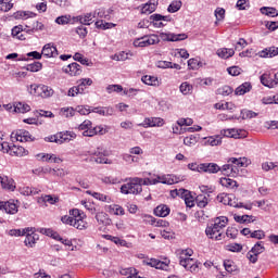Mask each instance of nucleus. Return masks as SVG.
<instances>
[{"label": "nucleus", "mask_w": 278, "mask_h": 278, "mask_svg": "<svg viewBox=\"0 0 278 278\" xmlns=\"http://www.w3.org/2000/svg\"><path fill=\"white\" fill-rule=\"evenodd\" d=\"M155 184H166L173 186V184H179V179L174 175L155 176L154 178H129L126 184L122 185V194H140L142 192V186H155Z\"/></svg>", "instance_id": "1"}, {"label": "nucleus", "mask_w": 278, "mask_h": 278, "mask_svg": "<svg viewBox=\"0 0 278 278\" xmlns=\"http://www.w3.org/2000/svg\"><path fill=\"white\" fill-rule=\"evenodd\" d=\"M176 253L179 257V264L182 266V268L189 270V273H192L193 275L199 273L201 263L198 260L192 258V255H194V251L192 249L177 250Z\"/></svg>", "instance_id": "2"}, {"label": "nucleus", "mask_w": 278, "mask_h": 278, "mask_svg": "<svg viewBox=\"0 0 278 278\" xmlns=\"http://www.w3.org/2000/svg\"><path fill=\"white\" fill-rule=\"evenodd\" d=\"M249 164H251V161L247 157H231L228 160V164L223 165L219 170L228 177H240V173H242L241 168H247Z\"/></svg>", "instance_id": "3"}, {"label": "nucleus", "mask_w": 278, "mask_h": 278, "mask_svg": "<svg viewBox=\"0 0 278 278\" xmlns=\"http://www.w3.org/2000/svg\"><path fill=\"white\" fill-rule=\"evenodd\" d=\"M71 216L65 215L61 218L64 225H71V227H75V229H79L80 231L84 229H88V223L84 220L86 215L81 213L78 208H74L70 212Z\"/></svg>", "instance_id": "4"}, {"label": "nucleus", "mask_w": 278, "mask_h": 278, "mask_svg": "<svg viewBox=\"0 0 278 278\" xmlns=\"http://www.w3.org/2000/svg\"><path fill=\"white\" fill-rule=\"evenodd\" d=\"M29 94L34 97H40L41 99H49L55 94L53 88L42 84H33L28 88Z\"/></svg>", "instance_id": "5"}, {"label": "nucleus", "mask_w": 278, "mask_h": 278, "mask_svg": "<svg viewBox=\"0 0 278 278\" xmlns=\"http://www.w3.org/2000/svg\"><path fill=\"white\" fill-rule=\"evenodd\" d=\"M217 201L224 205H229L230 207H244V210H253L252 203L244 205L242 202H238V199H236V195L233 194L222 193L217 195Z\"/></svg>", "instance_id": "6"}, {"label": "nucleus", "mask_w": 278, "mask_h": 278, "mask_svg": "<svg viewBox=\"0 0 278 278\" xmlns=\"http://www.w3.org/2000/svg\"><path fill=\"white\" fill-rule=\"evenodd\" d=\"M187 168H189V170H193L194 173L210 174L218 173L220 170V166H218V164L216 163H189L187 165Z\"/></svg>", "instance_id": "7"}, {"label": "nucleus", "mask_w": 278, "mask_h": 278, "mask_svg": "<svg viewBox=\"0 0 278 278\" xmlns=\"http://www.w3.org/2000/svg\"><path fill=\"white\" fill-rule=\"evenodd\" d=\"M77 135L73 131H64L58 132L56 135H52L50 137H46V142H55L56 144H64V142H71V140H75Z\"/></svg>", "instance_id": "8"}, {"label": "nucleus", "mask_w": 278, "mask_h": 278, "mask_svg": "<svg viewBox=\"0 0 278 278\" xmlns=\"http://www.w3.org/2000/svg\"><path fill=\"white\" fill-rule=\"evenodd\" d=\"M134 47L144 48L151 47L153 45H160V37L155 34L144 35L142 37L136 38L132 42Z\"/></svg>", "instance_id": "9"}, {"label": "nucleus", "mask_w": 278, "mask_h": 278, "mask_svg": "<svg viewBox=\"0 0 278 278\" xmlns=\"http://www.w3.org/2000/svg\"><path fill=\"white\" fill-rule=\"evenodd\" d=\"M139 127L149 129V127H164V118L162 117H146L142 123L138 124Z\"/></svg>", "instance_id": "10"}, {"label": "nucleus", "mask_w": 278, "mask_h": 278, "mask_svg": "<svg viewBox=\"0 0 278 278\" xmlns=\"http://www.w3.org/2000/svg\"><path fill=\"white\" fill-rule=\"evenodd\" d=\"M160 38L164 42H178L179 40H186L188 38V35H186V34H173V33H160L159 40H160Z\"/></svg>", "instance_id": "11"}, {"label": "nucleus", "mask_w": 278, "mask_h": 278, "mask_svg": "<svg viewBox=\"0 0 278 278\" xmlns=\"http://www.w3.org/2000/svg\"><path fill=\"white\" fill-rule=\"evenodd\" d=\"M78 131H81L85 138H93L94 136V127L92 126V122L90 119H85L79 126Z\"/></svg>", "instance_id": "12"}, {"label": "nucleus", "mask_w": 278, "mask_h": 278, "mask_svg": "<svg viewBox=\"0 0 278 278\" xmlns=\"http://www.w3.org/2000/svg\"><path fill=\"white\" fill-rule=\"evenodd\" d=\"M89 155H91L90 162H96V164H110V161L105 157L101 148H97V150L89 152Z\"/></svg>", "instance_id": "13"}, {"label": "nucleus", "mask_w": 278, "mask_h": 278, "mask_svg": "<svg viewBox=\"0 0 278 278\" xmlns=\"http://www.w3.org/2000/svg\"><path fill=\"white\" fill-rule=\"evenodd\" d=\"M205 233L210 240H216L217 242L225 238L224 232L220 231L217 227L213 226V224L206 227Z\"/></svg>", "instance_id": "14"}, {"label": "nucleus", "mask_w": 278, "mask_h": 278, "mask_svg": "<svg viewBox=\"0 0 278 278\" xmlns=\"http://www.w3.org/2000/svg\"><path fill=\"white\" fill-rule=\"evenodd\" d=\"M150 21H152L153 27L162 28L166 27V23H170V16H163L161 14H152L150 16Z\"/></svg>", "instance_id": "15"}, {"label": "nucleus", "mask_w": 278, "mask_h": 278, "mask_svg": "<svg viewBox=\"0 0 278 278\" xmlns=\"http://www.w3.org/2000/svg\"><path fill=\"white\" fill-rule=\"evenodd\" d=\"M2 153H9V155H15L16 157H23L25 155H27V150H25V148L21 147V146H10V143H8V149L7 150H2Z\"/></svg>", "instance_id": "16"}, {"label": "nucleus", "mask_w": 278, "mask_h": 278, "mask_svg": "<svg viewBox=\"0 0 278 278\" xmlns=\"http://www.w3.org/2000/svg\"><path fill=\"white\" fill-rule=\"evenodd\" d=\"M0 210H4L7 214L18 213V200H10L8 202H0Z\"/></svg>", "instance_id": "17"}, {"label": "nucleus", "mask_w": 278, "mask_h": 278, "mask_svg": "<svg viewBox=\"0 0 278 278\" xmlns=\"http://www.w3.org/2000/svg\"><path fill=\"white\" fill-rule=\"evenodd\" d=\"M41 55H43V58H58L60 53L58 52L55 43L49 42L42 47Z\"/></svg>", "instance_id": "18"}, {"label": "nucleus", "mask_w": 278, "mask_h": 278, "mask_svg": "<svg viewBox=\"0 0 278 278\" xmlns=\"http://www.w3.org/2000/svg\"><path fill=\"white\" fill-rule=\"evenodd\" d=\"M222 136H225V138H235V139H240V138H247V131L241 130V129H236V128H228L222 130Z\"/></svg>", "instance_id": "19"}, {"label": "nucleus", "mask_w": 278, "mask_h": 278, "mask_svg": "<svg viewBox=\"0 0 278 278\" xmlns=\"http://www.w3.org/2000/svg\"><path fill=\"white\" fill-rule=\"evenodd\" d=\"M12 138H15L17 142H33L34 140V138L31 137V134L23 129L12 132Z\"/></svg>", "instance_id": "20"}, {"label": "nucleus", "mask_w": 278, "mask_h": 278, "mask_svg": "<svg viewBox=\"0 0 278 278\" xmlns=\"http://www.w3.org/2000/svg\"><path fill=\"white\" fill-rule=\"evenodd\" d=\"M0 184L2 190H8L9 192L16 190V182L8 176H0Z\"/></svg>", "instance_id": "21"}, {"label": "nucleus", "mask_w": 278, "mask_h": 278, "mask_svg": "<svg viewBox=\"0 0 278 278\" xmlns=\"http://www.w3.org/2000/svg\"><path fill=\"white\" fill-rule=\"evenodd\" d=\"M24 236H26L24 240L25 247L34 249V247H36V242L39 240L38 233L34 232V228H31V231H27Z\"/></svg>", "instance_id": "22"}, {"label": "nucleus", "mask_w": 278, "mask_h": 278, "mask_svg": "<svg viewBox=\"0 0 278 278\" xmlns=\"http://www.w3.org/2000/svg\"><path fill=\"white\" fill-rule=\"evenodd\" d=\"M37 157L40 160V162H48V164H62V159L55 154L39 153Z\"/></svg>", "instance_id": "23"}, {"label": "nucleus", "mask_w": 278, "mask_h": 278, "mask_svg": "<svg viewBox=\"0 0 278 278\" xmlns=\"http://www.w3.org/2000/svg\"><path fill=\"white\" fill-rule=\"evenodd\" d=\"M96 215V220L99 225H103L104 227H108V225H112V219H110V216L108 213L103 211H98L94 213Z\"/></svg>", "instance_id": "24"}, {"label": "nucleus", "mask_w": 278, "mask_h": 278, "mask_svg": "<svg viewBox=\"0 0 278 278\" xmlns=\"http://www.w3.org/2000/svg\"><path fill=\"white\" fill-rule=\"evenodd\" d=\"M148 266H151L152 268H156L159 270H168V266H170V261H160L156 258H151L148 262Z\"/></svg>", "instance_id": "25"}, {"label": "nucleus", "mask_w": 278, "mask_h": 278, "mask_svg": "<svg viewBox=\"0 0 278 278\" xmlns=\"http://www.w3.org/2000/svg\"><path fill=\"white\" fill-rule=\"evenodd\" d=\"M63 71L71 77H77L78 75H81V65L78 63H72L67 65Z\"/></svg>", "instance_id": "26"}, {"label": "nucleus", "mask_w": 278, "mask_h": 278, "mask_svg": "<svg viewBox=\"0 0 278 278\" xmlns=\"http://www.w3.org/2000/svg\"><path fill=\"white\" fill-rule=\"evenodd\" d=\"M141 81L146 84V86H153L154 88L162 86V79L157 78V76L146 75L141 77Z\"/></svg>", "instance_id": "27"}, {"label": "nucleus", "mask_w": 278, "mask_h": 278, "mask_svg": "<svg viewBox=\"0 0 278 278\" xmlns=\"http://www.w3.org/2000/svg\"><path fill=\"white\" fill-rule=\"evenodd\" d=\"M18 192L23 197H31L34 194H40L41 190L36 187L21 186L18 187Z\"/></svg>", "instance_id": "28"}, {"label": "nucleus", "mask_w": 278, "mask_h": 278, "mask_svg": "<svg viewBox=\"0 0 278 278\" xmlns=\"http://www.w3.org/2000/svg\"><path fill=\"white\" fill-rule=\"evenodd\" d=\"M92 18H94L93 13H86L85 15L73 17V21L74 23H80L81 25H91Z\"/></svg>", "instance_id": "29"}, {"label": "nucleus", "mask_w": 278, "mask_h": 278, "mask_svg": "<svg viewBox=\"0 0 278 278\" xmlns=\"http://www.w3.org/2000/svg\"><path fill=\"white\" fill-rule=\"evenodd\" d=\"M223 138L220 136H211L204 138V147H220Z\"/></svg>", "instance_id": "30"}, {"label": "nucleus", "mask_w": 278, "mask_h": 278, "mask_svg": "<svg viewBox=\"0 0 278 278\" xmlns=\"http://www.w3.org/2000/svg\"><path fill=\"white\" fill-rule=\"evenodd\" d=\"M31 111V106H29V104L27 103H23V102H15L13 104V112H15V114H27V112Z\"/></svg>", "instance_id": "31"}, {"label": "nucleus", "mask_w": 278, "mask_h": 278, "mask_svg": "<svg viewBox=\"0 0 278 278\" xmlns=\"http://www.w3.org/2000/svg\"><path fill=\"white\" fill-rule=\"evenodd\" d=\"M157 0H150L141 8V14H153V12H155L157 9Z\"/></svg>", "instance_id": "32"}, {"label": "nucleus", "mask_w": 278, "mask_h": 278, "mask_svg": "<svg viewBox=\"0 0 278 278\" xmlns=\"http://www.w3.org/2000/svg\"><path fill=\"white\" fill-rule=\"evenodd\" d=\"M219 184L220 186H223V188H227L228 190H237L238 189V182L231 178H220L219 179Z\"/></svg>", "instance_id": "33"}, {"label": "nucleus", "mask_w": 278, "mask_h": 278, "mask_svg": "<svg viewBox=\"0 0 278 278\" xmlns=\"http://www.w3.org/2000/svg\"><path fill=\"white\" fill-rule=\"evenodd\" d=\"M229 223V219L226 216H219L214 219L213 227L217 228L219 231L225 230V227H227V224Z\"/></svg>", "instance_id": "34"}, {"label": "nucleus", "mask_w": 278, "mask_h": 278, "mask_svg": "<svg viewBox=\"0 0 278 278\" xmlns=\"http://www.w3.org/2000/svg\"><path fill=\"white\" fill-rule=\"evenodd\" d=\"M60 199H58V197H53L51 194L41 195L37 199V203H39V205H42V203H49L50 205H55V203H58Z\"/></svg>", "instance_id": "35"}, {"label": "nucleus", "mask_w": 278, "mask_h": 278, "mask_svg": "<svg viewBox=\"0 0 278 278\" xmlns=\"http://www.w3.org/2000/svg\"><path fill=\"white\" fill-rule=\"evenodd\" d=\"M216 54L218 55V58H222L223 60H229V58H233L236 51L229 48H220L216 51Z\"/></svg>", "instance_id": "36"}, {"label": "nucleus", "mask_w": 278, "mask_h": 278, "mask_svg": "<svg viewBox=\"0 0 278 278\" xmlns=\"http://www.w3.org/2000/svg\"><path fill=\"white\" fill-rule=\"evenodd\" d=\"M86 194H89L90 197H93V199H97V201H102L103 203H110V201H112L111 197L91 190H87Z\"/></svg>", "instance_id": "37"}, {"label": "nucleus", "mask_w": 278, "mask_h": 278, "mask_svg": "<svg viewBox=\"0 0 278 278\" xmlns=\"http://www.w3.org/2000/svg\"><path fill=\"white\" fill-rule=\"evenodd\" d=\"M261 84H263L266 88H275V78L270 76V74L265 73L261 76Z\"/></svg>", "instance_id": "38"}, {"label": "nucleus", "mask_w": 278, "mask_h": 278, "mask_svg": "<svg viewBox=\"0 0 278 278\" xmlns=\"http://www.w3.org/2000/svg\"><path fill=\"white\" fill-rule=\"evenodd\" d=\"M155 216H160L161 218H166L168 214H170V208L167 205L161 204L154 210Z\"/></svg>", "instance_id": "39"}, {"label": "nucleus", "mask_w": 278, "mask_h": 278, "mask_svg": "<svg viewBox=\"0 0 278 278\" xmlns=\"http://www.w3.org/2000/svg\"><path fill=\"white\" fill-rule=\"evenodd\" d=\"M94 114H100V116H112L114 110L112 108L98 106L91 110Z\"/></svg>", "instance_id": "40"}, {"label": "nucleus", "mask_w": 278, "mask_h": 278, "mask_svg": "<svg viewBox=\"0 0 278 278\" xmlns=\"http://www.w3.org/2000/svg\"><path fill=\"white\" fill-rule=\"evenodd\" d=\"M108 210L109 214H114V216H125V208L118 204H111Z\"/></svg>", "instance_id": "41"}, {"label": "nucleus", "mask_w": 278, "mask_h": 278, "mask_svg": "<svg viewBox=\"0 0 278 278\" xmlns=\"http://www.w3.org/2000/svg\"><path fill=\"white\" fill-rule=\"evenodd\" d=\"M224 267H225V270L230 275H233L239 270L238 265H236V263L231 260L224 261Z\"/></svg>", "instance_id": "42"}, {"label": "nucleus", "mask_w": 278, "mask_h": 278, "mask_svg": "<svg viewBox=\"0 0 278 278\" xmlns=\"http://www.w3.org/2000/svg\"><path fill=\"white\" fill-rule=\"evenodd\" d=\"M251 83H243L241 86H239L236 90L235 93L238 94L239 97H242V94H247V92H251Z\"/></svg>", "instance_id": "43"}, {"label": "nucleus", "mask_w": 278, "mask_h": 278, "mask_svg": "<svg viewBox=\"0 0 278 278\" xmlns=\"http://www.w3.org/2000/svg\"><path fill=\"white\" fill-rule=\"evenodd\" d=\"M75 62L81 63L84 66H92V62L88 60V58L84 56V54L76 52L73 56Z\"/></svg>", "instance_id": "44"}, {"label": "nucleus", "mask_w": 278, "mask_h": 278, "mask_svg": "<svg viewBox=\"0 0 278 278\" xmlns=\"http://www.w3.org/2000/svg\"><path fill=\"white\" fill-rule=\"evenodd\" d=\"M278 55V48L271 47L260 52L261 58H275Z\"/></svg>", "instance_id": "45"}, {"label": "nucleus", "mask_w": 278, "mask_h": 278, "mask_svg": "<svg viewBox=\"0 0 278 278\" xmlns=\"http://www.w3.org/2000/svg\"><path fill=\"white\" fill-rule=\"evenodd\" d=\"M80 203L85 207V210H87V212H89V214L94 215L96 212H99V206H97V204H94L92 202L81 201Z\"/></svg>", "instance_id": "46"}, {"label": "nucleus", "mask_w": 278, "mask_h": 278, "mask_svg": "<svg viewBox=\"0 0 278 278\" xmlns=\"http://www.w3.org/2000/svg\"><path fill=\"white\" fill-rule=\"evenodd\" d=\"M192 90H194V87L192 85H190V83L185 81L179 86V91L181 92V94L184 96H188L192 93Z\"/></svg>", "instance_id": "47"}, {"label": "nucleus", "mask_w": 278, "mask_h": 278, "mask_svg": "<svg viewBox=\"0 0 278 278\" xmlns=\"http://www.w3.org/2000/svg\"><path fill=\"white\" fill-rule=\"evenodd\" d=\"M27 231H31V228H24V229H11L8 231V236L20 238L21 236H25Z\"/></svg>", "instance_id": "48"}, {"label": "nucleus", "mask_w": 278, "mask_h": 278, "mask_svg": "<svg viewBox=\"0 0 278 278\" xmlns=\"http://www.w3.org/2000/svg\"><path fill=\"white\" fill-rule=\"evenodd\" d=\"M60 116L64 118H73L75 116V109L73 108H62L59 112Z\"/></svg>", "instance_id": "49"}, {"label": "nucleus", "mask_w": 278, "mask_h": 278, "mask_svg": "<svg viewBox=\"0 0 278 278\" xmlns=\"http://www.w3.org/2000/svg\"><path fill=\"white\" fill-rule=\"evenodd\" d=\"M181 5L182 3L180 0H175L168 5L167 12L175 14V12H179V10H181Z\"/></svg>", "instance_id": "50"}, {"label": "nucleus", "mask_w": 278, "mask_h": 278, "mask_svg": "<svg viewBox=\"0 0 278 278\" xmlns=\"http://www.w3.org/2000/svg\"><path fill=\"white\" fill-rule=\"evenodd\" d=\"M77 87L80 88V90H84V94H86V87L87 86H92L93 81L91 78H80L77 81Z\"/></svg>", "instance_id": "51"}, {"label": "nucleus", "mask_w": 278, "mask_h": 278, "mask_svg": "<svg viewBox=\"0 0 278 278\" xmlns=\"http://www.w3.org/2000/svg\"><path fill=\"white\" fill-rule=\"evenodd\" d=\"M225 9L224 8H216L214 11V16L216 18L215 25H218L220 21H225Z\"/></svg>", "instance_id": "52"}, {"label": "nucleus", "mask_w": 278, "mask_h": 278, "mask_svg": "<svg viewBox=\"0 0 278 278\" xmlns=\"http://www.w3.org/2000/svg\"><path fill=\"white\" fill-rule=\"evenodd\" d=\"M197 142H199V137L195 135H191V136L184 138V144L186 147H194V144H197Z\"/></svg>", "instance_id": "53"}, {"label": "nucleus", "mask_w": 278, "mask_h": 278, "mask_svg": "<svg viewBox=\"0 0 278 278\" xmlns=\"http://www.w3.org/2000/svg\"><path fill=\"white\" fill-rule=\"evenodd\" d=\"M261 13L265 14V16H278L277 9L270 7H263L261 8Z\"/></svg>", "instance_id": "54"}, {"label": "nucleus", "mask_w": 278, "mask_h": 278, "mask_svg": "<svg viewBox=\"0 0 278 278\" xmlns=\"http://www.w3.org/2000/svg\"><path fill=\"white\" fill-rule=\"evenodd\" d=\"M12 36L18 40H25V37L23 36V25L13 27Z\"/></svg>", "instance_id": "55"}, {"label": "nucleus", "mask_w": 278, "mask_h": 278, "mask_svg": "<svg viewBox=\"0 0 278 278\" xmlns=\"http://www.w3.org/2000/svg\"><path fill=\"white\" fill-rule=\"evenodd\" d=\"M111 59L115 62H125L126 60H129V53L122 51L119 53L112 55Z\"/></svg>", "instance_id": "56"}, {"label": "nucleus", "mask_w": 278, "mask_h": 278, "mask_svg": "<svg viewBox=\"0 0 278 278\" xmlns=\"http://www.w3.org/2000/svg\"><path fill=\"white\" fill-rule=\"evenodd\" d=\"M25 68H26V71H29L30 73H38V71L42 70V63L35 62V63L28 64Z\"/></svg>", "instance_id": "57"}, {"label": "nucleus", "mask_w": 278, "mask_h": 278, "mask_svg": "<svg viewBox=\"0 0 278 278\" xmlns=\"http://www.w3.org/2000/svg\"><path fill=\"white\" fill-rule=\"evenodd\" d=\"M75 112H78L81 116H88L92 111L88 105H78L76 106Z\"/></svg>", "instance_id": "58"}, {"label": "nucleus", "mask_w": 278, "mask_h": 278, "mask_svg": "<svg viewBox=\"0 0 278 278\" xmlns=\"http://www.w3.org/2000/svg\"><path fill=\"white\" fill-rule=\"evenodd\" d=\"M226 251H230L231 253H240V251H242V244H240V243L227 244Z\"/></svg>", "instance_id": "59"}, {"label": "nucleus", "mask_w": 278, "mask_h": 278, "mask_svg": "<svg viewBox=\"0 0 278 278\" xmlns=\"http://www.w3.org/2000/svg\"><path fill=\"white\" fill-rule=\"evenodd\" d=\"M236 223H240V225H244V223H251V218H253V216H249V215H235L233 216Z\"/></svg>", "instance_id": "60"}, {"label": "nucleus", "mask_w": 278, "mask_h": 278, "mask_svg": "<svg viewBox=\"0 0 278 278\" xmlns=\"http://www.w3.org/2000/svg\"><path fill=\"white\" fill-rule=\"evenodd\" d=\"M255 117H257V113H255L253 111H250V110H247V109L241 111V118L243 121H247L249 118H255Z\"/></svg>", "instance_id": "61"}, {"label": "nucleus", "mask_w": 278, "mask_h": 278, "mask_svg": "<svg viewBox=\"0 0 278 278\" xmlns=\"http://www.w3.org/2000/svg\"><path fill=\"white\" fill-rule=\"evenodd\" d=\"M77 94H84V89H80L78 86H74L67 91V97H77Z\"/></svg>", "instance_id": "62"}, {"label": "nucleus", "mask_w": 278, "mask_h": 278, "mask_svg": "<svg viewBox=\"0 0 278 278\" xmlns=\"http://www.w3.org/2000/svg\"><path fill=\"white\" fill-rule=\"evenodd\" d=\"M255 255H261V253H264L266 251V248H264V244L262 242H257L251 250Z\"/></svg>", "instance_id": "63"}, {"label": "nucleus", "mask_w": 278, "mask_h": 278, "mask_svg": "<svg viewBox=\"0 0 278 278\" xmlns=\"http://www.w3.org/2000/svg\"><path fill=\"white\" fill-rule=\"evenodd\" d=\"M58 25H68L71 23V15H62L55 18Z\"/></svg>", "instance_id": "64"}]
</instances>
